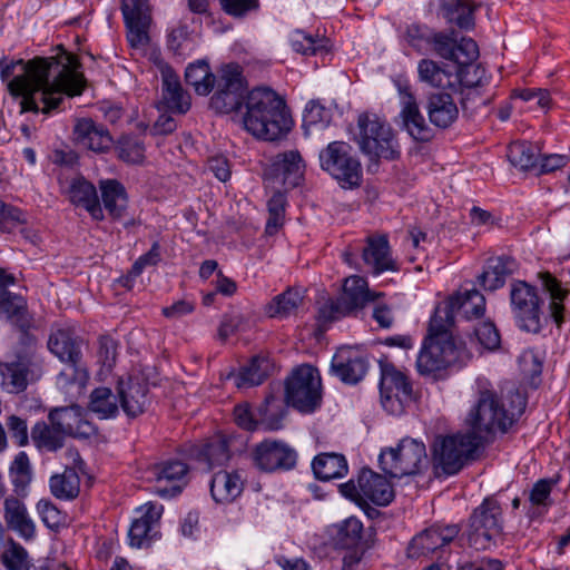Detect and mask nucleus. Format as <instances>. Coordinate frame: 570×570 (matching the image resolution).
I'll return each mask as SVG.
<instances>
[{
    "label": "nucleus",
    "instance_id": "nucleus-1",
    "mask_svg": "<svg viewBox=\"0 0 570 570\" xmlns=\"http://www.w3.org/2000/svg\"><path fill=\"white\" fill-rule=\"evenodd\" d=\"M53 57H36L29 61L22 59L8 62L0 60V76L8 82V90L20 99V112H42L49 115L58 109L63 95L75 97L85 88L83 75L78 72L79 61L76 56L61 47Z\"/></svg>",
    "mask_w": 570,
    "mask_h": 570
},
{
    "label": "nucleus",
    "instance_id": "nucleus-2",
    "mask_svg": "<svg viewBox=\"0 0 570 570\" xmlns=\"http://www.w3.org/2000/svg\"><path fill=\"white\" fill-rule=\"evenodd\" d=\"M244 129L257 139L276 141L292 129V118L284 100L268 88H255L246 95Z\"/></svg>",
    "mask_w": 570,
    "mask_h": 570
},
{
    "label": "nucleus",
    "instance_id": "nucleus-3",
    "mask_svg": "<svg viewBox=\"0 0 570 570\" xmlns=\"http://www.w3.org/2000/svg\"><path fill=\"white\" fill-rule=\"evenodd\" d=\"M514 396L517 404L505 410L492 390L480 389L478 402L465 419V424L469 428L468 434L483 445L498 431L505 432L525 407L522 395L515 392Z\"/></svg>",
    "mask_w": 570,
    "mask_h": 570
},
{
    "label": "nucleus",
    "instance_id": "nucleus-4",
    "mask_svg": "<svg viewBox=\"0 0 570 570\" xmlns=\"http://www.w3.org/2000/svg\"><path fill=\"white\" fill-rule=\"evenodd\" d=\"M451 328L432 316L429 335L417 355L416 367L420 374L435 376L454 363L470 358L465 348L458 344L451 334Z\"/></svg>",
    "mask_w": 570,
    "mask_h": 570
},
{
    "label": "nucleus",
    "instance_id": "nucleus-5",
    "mask_svg": "<svg viewBox=\"0 0 570 570\" xmlns=\"http://www.w3.org/2000/svg\"><path fill=\"white\" fill-rule=\"evenodd\" d=\"M379 462L381 469L394 478L419 474L429 466L424 443L411 438L401 440L395 448L382 450Z\"/></svg>",
    "mask_w": 570,
    "mask_h": 570
},
{
    "label": "nucleus",
    "instance_id": "nucleus-6",
    "mask_svg": "<svg viewBox=\"0 0 570 570\" xmlns=\"http://www.w3.org/2000/svg\"><path fill=\"white\" fill-rule=\"evenodd\" d=\"M318 160L321 168L336 179L343 188L361 185L362 167L350 144L342 140L330 142L320 151Z\"/></svg>",
    "mask_w": 570,
    "mask_h": 570
},
{
    "label": "nucleus",
    "instance_id": "nucleus-7",
    "mask_svg": "<svg viewBox=\"0 0 570 570\" xmlns=\"http://www.w3.org/2000/svg\"><path fill=\"white\" fill-rule=\"evenodd\" d=\"M357 142L371 158L394 159L399 156L397 142L391 126L377 115L362 114L357 120Z\"/></svg>",
    "mask_w": 570,
    "mask_h": 570
},
{
    "label": "nucleus",
    "instance_id": "nucleus-8",
    "mask_svg": "<svg viewBox=\"0 0 570 570\" xmlns=\"http://www.w3.org/2000/svg\"><path fill=\"white\" fill-rule=\"evenodd\" d=\"M42 362L30 350L19 352L12 360L0 362V387L9 394L24 392L29 384L41 379Z\"/></svg>",
    "mask_w": 570,
    "mask_h": 570
},
{
    "label": "nucleus",
    "instance_id": "nucleus-9",
    "mask_svg": "<svg viewBox=\"0 0 570 570\" xmlns=\"http://www.w3.org/2000/svg\"><path fill=\"white\" fill-rule=\"evenodd\" d=\"M321 376L312 365L295 368L285 384L287 404L301 412H313L321 402Z\"/></svg>",
    "mask_w": 570,
    "mask_h": 570
},
{
    "label": "nucleus",
    "instance_id": "nucleus-10",
    "mask_svg": "<svg viewBox=\"0 0 570 570\" xmlns=\"http://www.w3.org/2000/svg\"><path fill=\"white\" fill-rule=\"evenodd\" d=\"M210 98V107L218 114L238 111L246 92V82L243 70L237 63L222 67L217 72Z\"/></svg>",
    "mask_w": 570,
    "mask_h": 570
},
{
    "label": "nucleus",
    "instance_id": "nucleus-11",
    "mask_svg": "<svg viewBox=\"0 0 570 570\" xmlns=\"http://www.w3.org/2000/svg\"><path fill=\"white\" fill-rule=\"evenodd\" d=\"M480 446L468 433L438 438L433 446L435 466L445 474H455Z\"/></svg>",
    "mask_w": 570,
    "mask_h": 570
},
{
    "label": "nucleus",
    "instance_id": "nucleus-12",
    "mask_svg": "<svg viewBox=\"0 0 570 570\" xmlns=\"http://www.w3.org/2000/svg\"><path fill=\"white\" fill-rule=\"evenodd\" d=\"M501 508L497 500L488 498L476 508L470 518L469 544L476 550L490 547L494 537L502 530Z\"/></svg>",
    "mask_w": 570,
    "mask_h": 570
},
{
    "label": "nucleus",
    "instance_id": "nucleus-13",
    "mask_svg": "<svg viewBox=\"0 0 570 570\" xmlns=\"http://www.w3.org/2000/svg\"><path fill=\"white\" fill-rule=\"evenodd\" d=\"M510 299L512 312L522 331L538 333L541 330V299L537 289L525 282L511 285Z\"/></svg>",
    "mask_w": 570,
    "mask_h": 570
},
{
    "label": "nucleus",
    "instance_id": "nucleus-14",
    "mask_svg": "<svg viewBox=\"0 0 570 570\" xmlns=\"http://www.w3.org/2000/svg\"><path fill=\"white\" fill-rule=\"evenodd\" d=\"M381 402L391 414H401L413 399L412 385L407 377L392 365L382 367L380 382Z\"/></svg>",
    "mask_w": 570,
    "mask_h": 570
},
{
    "label": "nucleus",
    "instance_id": "nucleus-15",
    "mask_svg": "<svg viewBox=\"0 0 570 570\" xmlns=\"http://www.w3.org/2000/svg\"><path fill=\"white\" fill-rule=\"evenodd\" d=\"M127 40L134 49H145L149 42V28L151 24L150 8L147 0H122Z\"/></svg>",
    "mask_w": 570,
    "mask_h": 570
},
{
    "label": "nucleus",
    "instance_id": "nucleus-16",
    "mask_svg": "<svg viewBox=\"0 0 570 570\" xmlns=\"http://www.w3.org/2000/svg\"><path fill=\"white\" fill-rule=\"evenodd\" d=\"M485 312V297L475 288L458 292L443 307H438L433 317L449 326L454 324L455 313H461L466 320L479 318Z\"/></svg>",
    "mask_w": 570,
    "mask_h": 570
},
{
    "label": "nucleus",
    "instance_id": "nucleus-17",
    "mask_svg": "<svg viewBox=\"0 0 570 570\" xmlns=\"http://www.w3.org/2000/svg\"><path fill=\"white\" fill-rule=\"evenodd\" d=\"M189 468L179 460H168L154 464L148 470V479L154 482V491L160 497H175L187 484Z\"/></svg>",
    "mask_w": 570,
    "mask_h": 570
},
{
    "label": "nucleus",
    "instance_id": "nucleus-18",
    "mask_svg": "<svg viewBox=\"0 0 570 570\" xmlns=\"http://www.w3.org/2000/svg\"><path fill=\"white\" fill-rule=\"evenodd\" d=\"M48 419L53 426H58L65 436L89 438L96 433V428L87 419L86 411L75 402L68 406L52 409Z\"/></svg>",
    "mask_w": 570,
    "mask_h": 570
},
{
    "label": "nucleus",
    "instance_id": "nucleus-19",
    "mask_svg": "<svg viewBox=\"0 0 570 570\" xmlns=\"http://www.w3.org/2000/svg\"><path fill=\"white\" fill-rule=\"evenodd\" d=\"M459 532L460 528L456 524L431 527L412 539L407 548V556L419 558L431 554L452 542Z\"/></svg>",
    "mask_w": 570,
    "mask_h": 570
},
{
    "label": "nucleus",
    "instance_id": "nucleus-20",
    "mask_svg": "<svg viewBox=\"0 0 570 570\" xmlns=\"http://www.w3.org/2000/svg\"><path fill=\"white\" fill-rule=\"evenodd\" d=\"M399 90L402 102L401 118L404 129L416 141H430L434 136V131L421 114L415 97L409 87H400Z\"/></svg>",
    "mask_w": 570,
    "mask_h": 570
},
{
    "label": "nucleus",
    "instance_id": "nucleus-21",
    "mask_svg": "<svg viewBox=\"0 0 570 570\" xmlns=\"http://www.w3.org/2000/svg\"><path fill=\"white\" fill-rule=\"evenodd\" d=\"M254 460L263 471L288 470L296 463V453L283 442L264 441L256 446Z\"/></svg>",
    "mask_w": 570,
    "mask_h": 570
},
{
    "label": "nucleus",
    "instance_id": "nucleus-22",
    "mask_svg": "<svg viewBox=\"0 0 570 570\" xmlns=\"http://www.w3.org/2000/svg\"><path fill=\"white\" fill-rule=\"evenodd\" d=\"M367 360L356 350L341 347L333 356L331 370L346 384H356L367 372Z\"/></svg>",
    "mask_w": 570,
    "mask_h": 570
},
{
    "label": "nucleus",
    "instance_id": "nucleus-23",
    "mask_svg": "<svg viewBox=\"0 0 570 570\" xmlns=\"http://www.w3.org/2000/svg\"><path fill=\"white\" fill-rule=\"evenodd\" d=\"M72 134L76 144L95 153H106L114 142L109 130L90 118L77 119Z\"/></svg>",
    "mask_w": 570,
    "mask_h": 570
},
{
    "label": "nucleus",
    "instance_id": "nucleus-24",
    "mask_svg": "<svg viewBox=\"0 0 570 570\" xmlns=\"http://www.w3.org/2000/svg\"><path fill=\"white\" fill-rule=\"evenodd\" d=\"M161 101L160 105L176 114H186L190 108V97L184 91L179 77L167 65L161 66Z\"/></svg>",
    "mask_w": 570,
    "mask_h": 570
},
{
    "label": "nucleus",
    "instance_id": "nucleus-25",
    "mask_svg": "<svg viewBox=\"0 0 570 570\" xmlns=\"http://www.w3.org/2000/svg\"><path fill=\"white\" fill-rule=\"evenodd\" d=\"M56 384L70 402L77 401L85 392L89 380L87 366L80 361L63 363Z\"/></svg>",
    "mask_w": 570,
    "mask_h": 570
},
{
    "label": "nucleus",
    "instance_id": "nucleus-26",
    "mask_svg": "<svg viewBox=\"0 0 570 570\" xmlns=\"http://www.w3.org/2000/svg\"><path fill=\"white\" fill-rule=\"evenodd\" d=\"M66 195L71 204L86 209L94 219H104V212L96 187L83 177L73 178L66 190Z\"/></svg>",
    "mask_w": 570,
    "mask_h": 570
},
{
    "label": "nucleus",
    "instance_id": "nucleus-27",
    "mask_svg": "<svg viewBox=\"0 0 570 570\" xmlns=\"http://www.w3.org/2000/svg\"><path fill=\"white\" fill-rule=\"evenodd\" d=\"M191 456L198 463V468L210 470L224 465L230 458L228 439L222 434L214 435L204 444L191 451Z\"/></svg>",
    "mask_w": 570,
    "mask_h": 570
},
{
    "label": "nucleus",
    "instance_id": "nucleus-28",
    "mask_svg": "<svg viewBox=\"0 0 570 570\" xmlns=\"http://www.w3.org/2000/svg\"><path fill=\"white\" fill-rule=\"evenodd\" d=\"M244 478L239 471L220 470L210 481V493L215 502L227 504L235 501L243 492Z\"/></svg>",
    "mask_w": 570,
    "mask_h": 570
},
{
    "label": "nucleus",
    "instance_id": "nucleus-29",
    "mask_svg": "<svg viewBox=\"0 0 570 570\" xmlns=\"http://www.w3.org/2000/svg\"><path fill=\"white\" fill-rule=\"evenodd\" d=\"M360 488L365 501H371L376 505L385 507L394 498L392 484L385 476L373 472L372 470H362L360 473Z\"/></svg>",
    "mask_w": 570,
    "mask_h": 570
},
{
    "label": "nucleus",
    "instance_id": "nucleus-30",
    "mask_svg": "<svg viewBox=\"0 0 570 570\" xmlns=\"http://www.w3.org/2000/svg\"><path fill=\"white\" fill-rule=\"evenodd\" d=\"M3 518L7 527L19 533L23 539L30 540L35 537V523L29 517L24 503L20 499L13 495L4 499Z\"/></svg>",
    "mask_w": 570,
    "mask_h": 570
},
{
    "label": "nucleus",
    "instance_id": "nucleus-31",
    "mask_svg": "<svg viewBox=\"0 0 570 570\" xmlns=\"http://www.w3.org/2000/svg\"><path fill=\"white\" fill-rule=\"evenodd\" d=\"M517 268V262L510 256L491 257L478 276V282L485 291H495L504 285L505 278Z\"/></svg>",
    "mask_w": 570,
    "mask_h": 570
},
{
    "label": "nucleus",
    "instance_id": "nucleus-32",
    "mask_svg": "<svg viewBox=\"0 0 570 570\" xmlns=\"http://www.w3.org/2000/svg\"><path fill=\"white\" fill-rule=\"evenodd\" d=\"M148 384L139 377H134L119 390L120 403L124 412L131 417L144 413L149 404Z\"/></svg>",
    "mask_w": 570,
    "mask_h": 570
},
{
    "label": "nucleus",
    "instance_id": "nucleus-33",
    "mask_svg": "<svg viewBox=\"0 0 570 570\" xmlns=\"http://www.w3.org/2000/svg\"><path fill=\"white\" fill-rule=\"evenodd\" d=\"M430 121L442 129L449 128L459 116V109L450 94H432L426 106Z\"/></svg>",
    "mask_w": 570,
    "mask_h": 570
},
{
    "label": "nucleus",
    "instance_id": "nucleus-34",
    "mask_svg": "<svg viewBox=\"0 0 570 570\" xmlns=\"http://www.w3.org/2000/svg\"><path fill=\"white\" fill-rule=\"evenodd\" d=\"M0 315H4L12 325L23 332L30 328L32 323L24 297L11 292H0Z\"/></svg>",
    "mask_w": 570,
    "mask_h": 570
},
{
    "label": "nucleus",
    "instance_id": "nucleus-35",
    "mask_svg": "<svg viewBox=\"0 0 570 570\" xmlns=\"http://www.w3.org/2000/svg\"><path fill=\"white\" fill-rule=\"evenodd\" d=\"M382 293H371L367 282L361 276H350L345 279L343 295L340 297L350 313L363 308L367 303L382 296Z\"/></svg>",
    "mask_w": 570,
    "mask_h": 570
},
{
    "label": "nucleus",
    "instance_id": "nucleus-36",
    "mask_svg": "<svg viewBox=\"0 0 570 570\" xmlns=\"http://www.w3.org/2000/svg\"><path fill=\"white\" fill-rule=\"evenodd\" d=\"M101 199L112 219H120L127 213L128 197L125 187L117 180L100 181Z\"/></svg>",
    "mask_w": 570,
    "mask_h": 570
},
{
    "label": "nucleus",
    "instance_id": "nucleus-37",
    "mask_svg": "<svg viewBox=\"0 0 570 570\" xmlns=\"http://www.w3.org/2000/svg\"><path fill=\"white\" fill-rule=\"evenodd\" d=\"M364 262L372 266L374 273L394 269V262L390 255V246L386 236H373L367 238V246L363 249Z\"/></svg>",
    "mask_w": 570,
    "mask_h": 570
},
{
    "label": "nucleus",
    "instance_id": "nucleus-38",
    "mask_svg": "<svg viewBox=\"0 0 570 570\" xmlns=\"http://www.w3.org/2000/svg\"><path fill=\"white\" fill-rule=\"evenodd\" d=\"M48 348L62 363L82 360L79 342L68 330L52 332L48 340Z\"/></svg>",
    "mask_w": 570,
    "mask_h": 570
},
{
    "label": "nucleus",
    "instance_id": "nucleus-39",
    "mask_svg": "<svg viewBox=\"0 0 570 570\" xmlns=\"http://www.w3.org/2000/svg\"><path fill=\"white\" fill-rule=\"evenodd\" d=\"M313 471L318 480L342 478L347 473V462L342 454L322 453L313 461Z\"/></svg>",
    "mask_w": 570,
    "mask_h": 570
},
{
    "label": "nucleus",
    "instance_id": "nucleus-40",
    "mask_svg": "<svg viewBox=\"0 0 570 570\" xmlns=\"http://www.w3.org/2000/svg\"><path fill=\"white\" fill-rule=\"evenodd\" d=\"M273 165L283 175L284 181H288L292 186L298 184L305 170V161L298 150H288L276 155Z\"/></svg>",
    "mask_w": 570,
    "mask_h": 570
},
{
    "label": "nucleus",
    "instance_id": "nucleus-41",
    "mask_svg": "<svg viewBox=\"0 0 570 570\" xmlns=\"http://www.w3.org/2000/svg\"><path fill=\"white\" fill-rule=\"evenodd\" d=\"M475 8L473 0H442V9L448 21L464 30L474 27Z\"/></svg>",
    "mask_w": 570,
    "mask_h": 570
},
{
    "label": "nucleus",
    "instance_id": "nucleus-42",
    "mask_svg": "<svg viewBox=\"0 0 570 570\" xmlns=\"http://www.w3.org/2000/svg\"><path fill=\"white\" fill-rule=\"evenodd\" d=\"M417 73L419 79L431 87L452 88L456 81L455 75L431 59H422L419 62Z\"/></svg>",
    "mask_w": 570,
    "mask_h": 570
},
{
    "label": "nucleus",
    "instance_id": "nucleus-43",
    "mask_svg": "<svg viewBox=\"0 0 570 570\" xmlns=\"http://www.w3.org/2000/svg\"><path fill=\"white\" fill-rule=\"evenodd\" d=\"M185 79L197 95L206 96L213 91L217 75L210 71L209 65L205 60H199L187 67Z\"/></svg>",
    "mask_w": 570,
    "mask_h": 570
},
{
    "label": "nucleus",
    "instance_id": "nucleus-44",
    "mask_svg": "<svg viewBox=\"0 0 570 570\" xmlns=\"http://www.w3.org/2000/svg\"><path fill=\"white\" fill-rule=\"evenodd\" d=\"M362 532V522L355 517H350L333 525L332 538L337 548L353 549L357 547Z\"/></svg>",
    "mask_w": 570,
    "mask_h": 570
},
{
    "label": "nucleus",
    "instance_id": "nucleus-45",
    "mask_svg": "<svg viewBox=\"0 0 570 570\" xmlns=\"http://www.w3.org/2000/svg\"><path fill=\"white\" fill-rule=\"evenodd\" d=\"M49 484L52 495L61 500H72L80 491V478L72 468H66L62 473L52 475Z\"/></svg>",
    "mask_w": 570,
    "mask_h": 570
},
{
    "label": "nucleus",
    "instance_id": "nucleus-46",
    "mask_svg": "<svg viewBox=\"0 0 570 570\" xmlns=\"http://www.w3.org/2000/svg\"><path fill=\"white\" fill-rule=\"evenodd\" d=\"M303 303L302 292L297 288H288L284 293L275 296L266 305V314L269 317H287L295 313Z\"/></svg>",
    "mask_w": 570,
    "mask_h": 570
},
{
    "label": "nucleus",
    "instance_id": "nucleus-47",
    "mask_svg": "<svg viewBox=\"0 0 570 570\" xmlns=\"http://www.w3.org/2000/svg\"><path fill=\"white\" fill-rule=\"evenodd\" d=\"M268 372V361L262 357H253L248 365L238 374L232 375L234 384L238 387H250L263 383Z\"/></svg>",
    "mask_w": 570,
    "mask_h": 570
},
{
    "label": "nucleus",
    "instance_id": "nucleus-48",
    "mask_svg": "<svg viewBox=\"0 0 570 570\" xmlns=\"http://www.w3.org/2000/svg\"><path fill=\"white\" fill-rule=\"evenodd\" d=\"M31 439L39 449L57 451L63 446L65 435L58 426L38 422L31 429Z\"/></svg>",
    "mask_w": 570,
    "mask_h": 570
},
{
    "label": "nucleus",
    "instance_id": "nucleus-49",
    "mask_svg": "<svg viewBox=\"0 0 570 570\" xmlns=\"http://www.w3.org/2000/svg\"><path fill=\"white\" fill-rule=\"evenodd\" d=\"M258 425L264 426V429L267 431H276L282 429V422L286 414V410L282 400L275 396L266 397L264 403L258 407Z\"/></svg>",
    "mask_w": 570,
    "mask_h": 570
},
{
    "label": "nucleus",
    "instance_id": "nucleus-50",
    "mask_svg": "<svg viewBox=\"0 0 570 570\" xmlns=\"http://www.w3.org/2000/svg\"><path fill=\"white\" fill-rule=\"evenodd\" d=\"M540 278L544 289L549 293L551 303L550 312L551 317L554 320L558 326L563 322V304L567 292L561 288L559 282L550 273H541Z\"/></svg>",
    "mask_w": 570,
    "mask_h": 570
},
{
    "label": "nucleus",
    "instance_id": "nucleus-51",
    "mask_svg": "<svg viewBox=\"0 0 570 570\" xmlns=\"http://www.w3.org/2000/svg\"><path fill=\"white\" fill-rule=\"evenodd\" d=\"M539 156L538 148L527 141L513 142L508 149V157L511 164L523 170L535 167Z\"/></svg>",
    "mask_w": 570,
    "mask_h": 570
},
{
    "label": "nucleus",
    "instance_id": "nucleus-52",
    "mask_svg": "<svg viewBox=\"0 0 570 570\" xmlns=\"http://www.w3.org/2000/svg\"><path fill=\"white\" fill-rule=\"evenodd\" d=\"M89 409L101 419L115 416L118 413L116 395L108 387H98L90 394Z\"/></svg>",
    "mask_w": 570,
    "mask_h": 570
},
{
    "label": "nucleus",
    "instance_id": "nucleus-53",
    "mask_svg": "<svg viewBox=\"0 0 570 570\" xmlns=\"http://www.w3.org/2000/svg\"><path fill=\"white\" fill-rule=\"evenodd\" d=\"M116 150L118 157L128 164L140 165L145 160V146L137 138L122 137L117 144Z\"/></svg>",
    "mask_w": 570,
    "mask_h": 570
},
{
    "label": "nucleus",
    "instance_id": "nucleus-54",
    "mask_svg": "<svg viewBox=\"0 0 570 570\" xmlns=\"http://www.w3.org/2000/svg\"><path fill=\"white\" fill-rule=\"evenodd\" d=\"M286 197L282 193H275L267 203L268 219L265 232L274 235L284 224Z\"/></svg>",
    "mask_w": 570,
    "mask_h": 570
},
{
    "label": "nucleus",
    "instance_id": "nucleus-55",
    "mask_svg": "<svg viewBox=\"0 0 570 570\" xmlns=\"http://www.w3.org/2000/svg\"><path fill=\"white\" fill-rule=\"evenodd\" d=\"M331 120V110L318 100H311L304 111L303 122L305 128L321 125L327 126Z\"/></svg>",
    "mask_w": 570,
    "mask_h": 570
},
{
    "label": "nucleus",
    "instance_id": "nucleus-56",
    "mask_svg": "<svg viewBox=\"0 0 570 570\" xmlns=\"http://www.w3.org/2000/svg\"><path fill=\"white\" fill-rule=\"evenodd\" d=\"M455 77L464 89L479 88L485 80V69L481 65L470 63L461 67Z\"/></svg>",
    "mask_w": 570,
    "mask_h": 570
},
{
    "label": "nucleus",
    "instance_id": "nucleus-57",
    "mask_svg": "<svg viewBox=\"0 0 570 570\" xmlns=\"http://www.w3.org/2000/svg\"><path fill=\"white\" fill-rule=\"evenodd\" d=\"M10 472L13 475V485L17 489L20 488L23 490L31 479L30 462L24 452H19L16 455L11 464Z\"/></svg>",
    "mask_w": 570,
    "mask_h": 570
},
{
    "label": "nucleus",
    "instance_id": "nucleus-58",
    "mask_svg": "<svg viewBox=\"0 0 570 570\" xmlns=\"http://www.w3.org/2000/svg\"><path fill=\"white\" fill-rule=\"evenodd\" d=\"M479 58V47L471 38H462L456 41L454 56L451 61L456 62L461 67L473 63Z\"/></svg>",
    "mask_w": 570,
    "mask_h": 570
},
{
    "label": "nucleus",
    "instance_id": "nucleus-59",
    "mask_svg": "<svg viewBox=\"0 0 570 570\" xmlns=\"http://www.w3.org/2000/svg\"><path fill=\"white\" fill-rule=\"evenodd\" d=\"M474 335L484 348L493 351L500 346V334L495 325L490 322H482L474 328Z\"/></svg>",
    "mask_w": 570,
    "mask_h": 570
},
{
    "label": "nucleus",
    "instance_id": "nucleus-60",
    "mask_svg": "<svg viewBox=\"0 0 570 570\" xmlns=\"http://www.w3.org/2000/svg\"><path fill=\"white\" fill-rule=\"evenodd\" d=\"M513 97L527 102H533L540 109H548L551 104V96L547 89L524 88L513 90Z\"/></svg>",
    "mask_w": 570,
    "mask_h": 570
},
{
    "label": "nucleus",
    "instance_id": "nucleus-61",
    "mask_svg": "<svg viewBox=\"0 0 570 570\" xmlns=\"http://www.w3.org/2000/svg\"><path fill=\"white\" fill-rule=\"evenodd\" d=\"M28 553L23 547L11 541L9 548L2 554V562L8 570H23Z\"/></svg>",
    "mask_w": 570,
    "mask_h": 570
},
{
    "label": "nucleus",
    "instance_id": "nucleus-62",
    "mask_svg": "<svg viewBox=\"0 0 570 570\" xmlns=\"http://www.w3.org/2000/svg\"><path fill=\"white\" fill-rule=\"evenodd\" d=\"M429 43L438 56L446 60H452L456 45V40L453 37L438 32L430 38Z\"/></svg>",
    "mask_w": 570,
    "mask_h": 570
},
{
    "label": "nucleus",
    "instance_id": "nucleus-63",
    "mask_svg": "<svg viewBox=\"0 0 570 570\" xmlns=\"http://www.w3.org/2000/svg\"><path fill=\"white\" fill-rule=\"evenodd\" d=\"M462 109L465 114L473 115L484 107L489 101V97H483L479 88L463 89L462 91Z\"/></svg>",
    "mask_w": 570,
    "mask_h": 570
},
{
    "label": "nucleus",
    "instance_id": "nucleus-64",
    "mask_svg": "<svg viewBox=\"0 0 570 570\" xmlns=\"http://www.w3.org/2000/svg\"><path fill=\"white\" fill-rule=\"evenodd\" d=\"M347 314H351V313L343 305V303L340 298L336 301H328L320 308L318 321L322 324H327V323L338 320L342 316H345Z\"/></svg>",
    "mask_w": 570,
    "mask_h": 570
}]
</instances>
